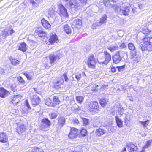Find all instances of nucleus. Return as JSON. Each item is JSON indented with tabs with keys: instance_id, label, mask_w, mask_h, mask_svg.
Listing matches in <instances>:
<instances>
[{
	"instance_id": "1",
	"label": "nucleus",
	"mask_w": 152,
	"mask_h": 152,
	"mask_svg": "<svg viewBox=\"0 0 152 152\" xmlns=\"http://www.w3.org/2000/svg\"><path fill=\"white\" fill-rule=\"evenodd\" d=\"M51 122L48 118H44L41 122V129L43 130H46L50 126Z\"/></svg>"
},
{
	"instance_id": "2",
	"label": "nucleus",
	"mask_w": 152,
	"mask_h": 152,
	"mask_svg": "<svg viewBox=\"0 0 152 152\" xmlns=\"http://www.w3.org/2000/svg\"><path fill=\"white\" fill-rule=\"evenodd\" d=\"M124 53L123 51H118L113 56V62L115 64H117L119 63L122 59L123 56H120L123 54H124Z\"/></svg>"
},
{
	"instance_id": "3",
	"label": "nucleus",
	"mask_w": 152,
	"mask_h": 152,
	"mask_svg": "<svg viewBox=\"0 0 152 152\" xmlns=\"http://www.w3.org/2000/svg\"><path fill=\"white\" fill-rule=\"evenodd\" d=\"M80 4L77 0H70L69 2V6L71 8L76 10L80 8Z\"/></svg>"
},
{
	"instance_id": "4",
	"label": "nucleus",
	"mask_w": 152,
	"mask_h": 152,
	"mask_svg": "<svg viewBox=\"0 0 152 152\" xmlns=\"http://www.w3.org/2000/svg\"><path fill=\"white\" fill-rule=\"evenodd\" d=\"M96 64V61L93 55L90 56L88 58L87 64L91 68H93Z\"/></svg>"
},
{
	"instance_id": "5",
	"label": "nucleus",
	"mask_w": 152,
	"mask_h": 152,
	"mask_svg": "<svg viewBox=\"0 0 152 152\" xmlns=\"http://www.w3.org/2000/svg\"><path fill=\"white\" fill-rule=\"evenodd\" d=\"M104 53L105 55V60L102 61L101 59H99V60L98 61V62L100 64H107L111 60V56L107 51H104Z\"/></svg>"
},
{
	"instance_id": "6",
	"label": "nucleus",
	"mask_w": 152,
	"mask_h": 152,
	"mask_svg": "<svg viewBox=\"0 0 152 152\" xmlns=\"http://www.w3.org/2000/svg\"><path fill=\"white\" fill-rule=\"evenodd\" d=\"M30 99L33 105H37L39 104L40 101V99L35 94L31 96Z\"/></svg>"
},
{
	"instance_id": "7",
	"label": "nucleus",
	"mask_w": 152,
	"mask_h": 152,
	"mask_svg": "<svg viewBox=\"0 0 152 152\" xmlns=\"http://www.w3.org/2000/svg\"><path fill=\"white\" fill-rule=\"evenodd\" d=\"M144 41L146 42L147 50L148 51L152 50V38L145 37Z\"/></svg>"
},
{
	"instance_id": "8",
	"label": "nucleus",
	"mask_w": 152,
	"mask_h": 152,
	"mask_svg": "<svg viewBox=\"0 0 152 152\" xmlns=\"http://www.w3.org/2000/svg\"><path fill=\"white\" fill-rule=\"evenodd\" d=\"M58 123L57 124V127L58 128H61L65 124V119L63 116H60L57 118Z\"/></svg>"
},
{
	"instance_id": "9",
	"label": "nucleus",
	"mask_w": 152,
	"mask_h": 152,
	"mask_svg": "<svg viewBox=\"0 0 152 152\" xmlns=\"http://www.w3.org/2000/svg\"><path fill=\"white\" fill-rule=\"evenodd\" d=\"M131 59L134 63L139 62L140 60L139 55L136 52L132 53L131 54Z\"/></svg>"
},
{
	"instance_id": "10",
	"label": "nucleus",
	"mask_w": 152,
	"mask_h": 152,
	"mask_svg": "<svg viewBox=\"0 0 152 152\" xmlns=\"http://www.w3.org/2000/svg\"><path fill=\"white\" fill-rule=\"evenodd\" d=\"M59 55L58 54L56 55L51 54L49 56L50 60V63L51 64L56 63V61L59 59Z\"/></svg>"
},
{
	"instance_id": "11",
	"label": "nucleus",
	"mask_w": 152,
	"mask_h": 152,
	"mask_svg": "<svg viewBox=\"0 0 152 152\" xmlns=\"http://www.w3.org/2000/svg\"><path fill=\"white\" fill-rule=\"evenodd\" d=\"M59 10V14L61 17H64L65 18L68 17V15L66 10L63 5H61L60 6Z\"/></svg>"
},
{
	"instance_id": "12",
	"label": "nucleus",
	"mask_w": 152,
	"mask_h": 152,
	"mask_svg": "<svg viewBox=\"0 0 152 152\" xmlns=\"http://www.w3.org/2000/svg\"><path fill=\"white\" fill-rule=\"evenodd\" d=\"M77 131L78 130L75 128H71L70 132L68 134L69 137L72 139L76 137L78 135Z\"/></svg>"
},
{
	"instance_id": "13",
	"label": "nucleus",
	"mask_w": 152,
	"mask_h": 152,
	"mask_svg": "<svg viewBox=\"0 0 152 152\" xmlns=\"http://www.w3.org/2000/svg\"><path fill=\"white\" fill-rule=\"evenodd\" d=\"M129 8L128 7H121L119 11V13L121 15L125 16L128 15L129 13Z\"/></svg>"
},
{
	"instance_id": "14",
	"label": "nucleus",
	"mask_w": 152,
	"mask_h": 152,
	"mask_svg": "<svg viewBox=\"0 0 152 152\" xmlns=\"http://www.w3.org/2000/svg\"><path fill=\"white\" fill-rule=\"evenodd\" d=\"M90 109L92 111L94 110H98L99 108V105L98 103L96 101L91 102L89 105Z\"/></svg>"
},
{
	"instance_id": "15",
	"label": "nucleus",
	"mask_w": 152,
	"mask_h": 152,
	"mask_svg": "<svg viewBox=\"0 0 152 152\" xmlns=\"http://www.w3.org/2000/svg\"><path fill=\"white\" fill-rule=\"evenodd\" d=\"M10 92L4 89L3 87L0 88V97L4 98L7 97L10 94Z\"/></svg>"
},
{
	"instance_id": "16",
	"label": "nucleus",
	"mask_w": 152,
	"mask_h": 152,
	"mask_svg": "<svg viewBox=\"0 0 152 152\" xmlns=\"http://www.w3.org/2000/svg\"><path fill=\"white\" fill-rule=\"evenodd\" d=\"M35 33L40 37H44L46 33L41 28H37L35 31Z\"/></svg>"
},
{
	"instance_id": "17",
	"label": "nucleus",
	"mask_w": 152,
	"mask_h": 152,
	"mask_svg": "<svg viewBox=\"0 0 152 152\" xmlns=\"http://www.w3.org/2000/svg\"><path fill=\"white\" fill-rule=\"evenodd\" d=\"M7 140L8 137L7 134L4 132H0V142L5 143Z\"/></svg>"
},
{
	"instance_id": "18",
	"label": "nucleus",
	"mask_w": 152,
	"mask_h": 152,
	"mask_svg": "<svg viewBox=\"0 0 152 152\" xmlns=\"http://www.w3.org/2000/svg\"><path fill=\"white\" fill-rule=\"evenodd\" d=\"M126 146L129 152H134L137 149V147L133 144L127 143Z\"/></svg>"
},
{
	"instance_id": "19",
	"label": "nucleus",
	"mask_w": 152,
	"mask_h": 152,
	"mask_svg": "<svg viewBox=\"0 0 152 152\" xmlns=\"http://www.w3.org/2000/svg\"><path fill=\"white\" fill-rule=\"evenodd\" d=\"M82 23V21L81 20L76 19L74 20L72 25L75 26L76 27L78 28L81 27Z\"/></svg>"
},
{
	"instance_id": "20",
	"label": "nucleus",
	"mask_w": 152,
	"mask_h": 152,
	"mask_svg": "<svg viewBox=\"0 0 152 152\" xmlns=\"http://www.w3.org/2000/svg\"><path fill=\"white\" fill-rule=\"evenodd\" d=\"M15 31L11 28H9L8 30L6 29L4 32L3 35L4 37L8 36L9 35L12 36L13 33H14Z\"/></svg>"
},
{
	"instance_id": "21",
	"label": "nucleus",
	"mask_w": 152,
	"mask_h": 152,
	"mask_svg": "<svg viewBox=\"0 0 152 152\" xmlns=\"http://www.w3.org/2000/svg\"><path fill=\"white\" fill-rule=\"evenodd\" d=\"M30 106L27 100H26L25 104L22 107V110L26 113H27L29 110H31Z\"/></svg>"
},
{
	"instance_id": "22",
	"label": "nucleus",
	"mask_w": 152,
	"mask_h": 152,
	"mask_svg": "<svg viewBox=\"0 0 152 152\" xmlns=\"http://www.w3.org/2000/svg\"><path fill=\"white\" fill-rule=\"evenodd\" d=\"M106 132L105 130L100 128L97 129L95 131V134L98 137H100L104 135Z\"/></svg>"
},
{
	"instance_id": "23",
	"label": "nucleus",
	"mask_w": 152,
	"mask_h": 152,
	"mask_svg": "<svg viewBox=\"0 0 152 152\" xmlns=\"http://www.w3.org/2000/svg\"><path fill=\"white\" fill-rule=\"evenodd\" d=\"M28 46L24 42L20 44L18 46V50L23 52L26 51L27 49Z\"/></svg>"
},
{
	"instance_id": "24",
	"label": "nucleus",
	"mask_w": 152,
	"mask_h": 152,
	"mask_svg": "<svg viewBox=\"0 0 152 152\" xmlns=\"http://www.w3.org/2000/svg\"><path fill=\"white\" fill-rule=\"evenodd\" d=\"M20 95H18L15 96L13 98L12 100L10 101V103H12L14 104L18 103L21 99Z\"/></svg>"
},
{
	"instance_id": "25",
	"label": "nucleus",
	"mask_w": 152,
	"mask_h": 152,
	"mask_svg": "<svg viewBox=\"0 0 152 152\" xmlns=\"http://www.w3.org/2000/svg\"><path fill=\"white\" fill-rule=\"evenodd\" d=\"M26 129V127L23 125H18L16 131L19 134H20L24 132Z\"/></svg>"
},
{
	"instance_id": "26",
	"label": "nucleus",
	"mask_w": 152,
	"mask_h": 152,
	"mask_svg": "<svg viewBox=\"0 0 152 152\" xmlns=\"http://www.w3.org/2000/svg\"><path fill=\"white\" fill-rule=\"evenodd\" d=\"M41 23L43 26L46 29H48L50 27V25L49 22L44 19L41 20Z\"/></svg>"
},
{
	"instance_id": "27",
	"label": "nucleus",
	"mask_w": 152,
	"mask_h": 152,
	"mask_svg": "<svg viewBox=\"0 0 152 152\" xmlns=\"http://www.w3.org/2000/svg\"><path fill=\"white\" fill-rule=\"evenodd\" d=\"M131 120L130 115H127L124 118V123L125 125L127 126H129L130 125V120Z\"/></svg>"
},
{
	"instance_id": "28",
	"label": "nucleus",
	"mask_w": 152,
	"mask_h": 152,
	"mask_svg": "<svg viewBox=\"0 0 152 152\" xmlns=\"http://www.w3.org/2000/svg\"><path fill=\"white\" fill-rule=\"evenodd\" d=\"M115 120L117 124V126L119 127H121L123 126V122L122 120L120 118H118V116L115 117Z\"/></svg>"
},
{
	"instance_id": "29",
	"label": "nucleus",
	"mask_w": 152,
	"mask_h": 152,
	"mask_svg": "<svg viewBox=\"0 0 152 152\" xmlns=\"http://www.w3.org/2000/svg\"><path fill=\"white\" fill-rule=\"evenodd\" d=\"M64 31L67 34H70L71 32V29L70 27L67 24L64 25Z\"/></svg>"
},
{
	"instance_id": "30",
	"label": "nucleus",
	"mask_w": 152,
	"mask_h": 152,
	"mask_svg": "<svg viewBox=\"0 0 152 152\" xmlns=\"http://www.w3.org/2000/svg\"><path fill=\"white\" fill-rule=\"evenodd\" d=\"M64 83V80L61 79L60 81H58L56 83H54L53 85L56 88L58 89L61 88L60 85L61 84L63 85Z\"/></svg>"
},
{
	"instance_id": "31",
	"label": "nucleus",
	"mask_w": 152,
	"mask_h": 152,
	"mask_svg": "<svg viewBox=\"0 0 152 152\" xmlns=\"http://www.w3.org/2000/svg\"><path fill=\"white\" fill-rule=\"evenodd\" d=\"M58 39L57 35L55 34L52 35L50 37L49 42L50 43L55 42Z\"/></svg>"
},
{
	"instance_id": "32",
	"label": "nucleus",
	"mask_w": 152,
	"mask_h": 152,
	"mask_svg": "<svg viewBox=\"0 0 152 152\" xmlns=\"http://www.w3.org/2000/svg\"><path fill=\"white\" fill-rule=\"evenodd\" d=\"M10 60L12 64L15 66H17L19 64L20 61L13 58L10 57Z\"/></svg>"
},
{
	"instance_id": "33",
	"label": "nucleus",
	"mask_w": 152,
	"mask_h": 152,
	"mask_svg": "<svg viewBox=\"0 0 152 152\" xmlns=\"http://www.w3.org/2000/svg\"><path fill=\"white\" fill-rule=\"evenodd\" d=\"M17 79L20 84L23 85H25L26 82L21 76H19L18 77Z\"/></svg>"
},
{
	"instance_id": "34",
	"label": "nucleus",
	"mask_w": 152,
	"mask_h": 152,
	"mask_svg": "<svg viewBox=\"0 0 152 152\" xmlns=\"http://www.w3.org/2000/svg\"><path fill=\"white\" fill-rule=\"evenodd\" d=\"M59 103V101L58 98L57 96H54L53 99L52 104L53 105L55 106L56 104H58Z\"/></svg>"
},
{
	"instance_id": "35",
	"label": "nucleus",
	"mask_w": 152,
	"mask_h": 152,
	"mask_svg": "<svg viewBox=\"0 0 152 152\" xmlns=\"http://www.w3.org/2000/svg\"><path fill=\"white\" fill-rule=\"evenodd\" d=\"M31 152H43V151L42 149L37 147L31 148Z\"/></svg>"
},
{
	"instance_id": "36",
	"label": "nucleus",
	"mask_w": 152,
	"mask_h": 152,
	"mask_svg": "<svg viewBox=\"0 0 152 152\" xmlns=\"http://www.w3.org/2000/svg\"><path fill=\"white\" fill-rule=\"evenodd\" d=\"M107 102V99H101L99 101L102 107H104Z\"/></svg>"
},
{
	"instance_id": "37",
	"label": "nucleus",
	"mask_w": 152,
	"mask_h": 152,
	"mask_svg": "<svg viewBox=\"0 0 152 152\" xmlns=\"http://www.w3.org/2000/svg\"><path fill=\"white\" fill-rule=\"evenodd\" d=\"M107 16L106 14L104 15L100 18V23L101 24H104L106 22Z\"/></svg>"
},
{
	"instance_id": "38",
	"label": "nucleus",
	"mask_w": 152,
	"mask_h": 152,
	"mask_svg": "<svg viewBox=\"0 0 152 152\" xmlns=\"http://www.w3.org/2000/svg\"><path fill=\"white\" fill-rule=\"evenodd\" d=\"M152 142V140H150L147 141L146 144L143 148V149L142 151V152H143V150H144L145 148H147L150 145Z\"/></svg>"
},
{
	"instance_id": "39",
	"label": "nucleus",
	"mask_w": 152,
	"mask_h": 152,
	"mask_svg": "<svg viewBox=\"0 0 152 152\" xmlns=\"http://www.w3.org/2000/svg\"><path fill=\"white\" fill-rule=\"evenodd\" d=\"M128 46L129 49L130 50L134 51L135 49V46L132 43H129L128 45Z\"/></svg>"
},
{
	"instance_id": "40",
	"label": "nucleus",
	"mask_w": 152,
	"mask_h": 152,
	"mask_svg": "<svg viewBox=\"0 0 152 152\" xmlns=\"http://www.w3.org/2000/svg\"><path fill=\"white\" fill-rule=\"evenodd\" d=\"M142 46H140L141 49L142 51H144L145 50H148L147 47V44H146V42L144 41V42L142 44Z\"/></svg>"
},
{
	"instance_id": "41",
	"label": "nucleus",
	"mask_w": 152,
	"mask_h": 152,
	"mask_svg": "<svg viewBox=\"0 0 152 152\" xmlns=\"http://www.w3.org/2000/svg\"><path fill=\"white\" fill-rule=\"evenodd\" d=\"M118 46H112L109 47L108 49L111 52H113L118 50Z\"/></svg>"
},
{
	"instance_id": "42",
	"label": "nucleus",
	"mask_w": 152,
	"mask_h": 152,
	"mask_svg": "<svg viewBox=\"0 0 152 152\" xmlns=\"http://www.w3.org/2000/svg\"><path fill=\"white\" fill-rule=\"evenodd\" d=\"M76 99L77 102L80 103H81L83 100V98L81 96H77Z\"/></svg>"
},
{
	"instance_id": "43",
	"label": "nucleus",
	"mask_w": 152,
	"mask_h": 152,
	"mask_svg": "<svg viewBox=\"0 0 152 152\" xmlns=\"http://www.w3.org/2000/svg\"><path fill=\"white\" fill-rule=\"evenodd\" d=\"M140 123H141V125L143 126V127H145L149 124V121L147 120L144 121H140Z\"/></svg>"
},
{
	"instance_id": "44",
	"label": "nucleus",
	"mask_w": 152,
	"mask_h": 152,
	"mask_svg": "<svg viewBox=\"0 0 152 152\" xmlns=\"http://www.w3.org/2000/svg\"><path fill=\"white\" fill-rule=\"evenodd\" d=\"M50 117L51 119L55 118L57 116L56 113L54 112H51L50 114H49Z\"/></svg>"
},
{
	"instance_id": "45",
	"label": "nucleus",
	"mask_w": 152,
	"mask_h": 152,
	"mask_svg": "<svg viewBox=\"0 0 152 152\" xmlns=\"http://www.w3.org/2000/svg\"><path fill=\"white\" fill-rule=\"evenodd\" d=\"M80 133L83 136H86L87 133V130L83 128L81 130Z\"/></svg>"
},
{
	"instance_id": "46",
	"label": "nucleus",
	"mask_w": 152,
	"mask_h": 152,
	"mask_svg": "<svg viewBox=\"0 0 152 152\" xmlns=\"http://www.w3.org/2000/svg\"><path fill=\"white\" fill-rule=\"evenodd\" d=\"M45 104L48 106H51L52 104L51 100L50 99H46L45 102Z\"/></svg>"
},
{
	"instance_id": "47",
	"label": "nucleus",
	"mask_w": 152,
	"mask_h": 152,
	"mask_svg": "<svg viewBox=\"0 0 152 152\" xmlns=\"http://www.w3.org/2000/svg\"><path fill=\"white\" fill-rule=\"evenodd\" d=\"M30 2L32 4V6L33 7H37L39 6V3H36L33 0H31Z\"/></svg>"
},
{
	"instance_id": "48",
	"label": "nucleus",
	"mask_w": 152,
	"mask_h": 152,
	"mask_svg": "<svg viewBox=\"0 0 152 152\" xmlns=\"http://www.w3.org/2000/svg\"><path fill=\"white\" fill-rule=\"evenodd\" d=\"M119 45L120 48L121 49L125 48L126 47V44L124 42H122L121 43H119Z\"/></svg>"
},
{
	"instance_id": "49",
	"label": "nucleus",
	"mask_w": 152,
	"mask_h": 152,
	"mask_svg": "<svg viewBox=\"0 0 152 152\" xmlns=\"http://www.w3.org/2000/svg\"><path fill=\"white\" fill-rule=\"evenodd\" d=\"M23 74L26 77L28 80H31L32 79V77L30 75L28 74L27 72H24Z\"/></svg>"
},
{
	"instance_id": "50",
	"label": "nucleus",
	"mask_w": 152,
	"mask_h": 152,
	"mask_svg": "<svg viewBox=\"0 0 152 152\" xmlns=\"http://www.w3.org/2000/svg\"><path fill=\"white\" fill-rule=\"evenodd\" d=\"M61 77L62 78V80H63V78H64L65 81L67 82L68 81V79L66 74H64Z\"/></svg>"
},
{
	"instance_id": "51",
	"label": "nucleus",
	"mask_w": 152,
	"mask_h": 152,
	"mask_svg": "<svg viewBox=\"0 0 152 152\" xmlns=\"http://www.w3.org/2000/svg\"><path fill=\"white\" fill-rule=\"evenodd\" d=\"M125 65H123L120 66H117V68H118V71L119 72H121L125 68Z\"/></svg>"
},
{
	"instance_id": "52",
	"label": "nucleus",
	"mask_w": 152,
	"mask_h": 152,
	"mask_svg": "<svg viewBox=\"0 0 152 152\" xmlns=\"http://www.w3.org/2000/svg\"><path fill=\"white\" fill-rule=\"evenodd\" d=\"M118 114L121 115H122L123 114V109H120L118 110Z\"/></svg>"
},
{
	"instance_id": "53",
	"label": "nucleus",
	"mask_w": 152,
	"mask_h": 152,
	"mask_svg": "<svg viewBox=\"0 0 152 152\" xmlns=\"http://www.w3.org/2000/svg\"><path fill=\"white\" fill-rule=\"evenodd\" d=\"M83 124L85 125H87L88 124V119H84L83 120Z\"/></svg>"
},
{
	"instance_id": "54",
	"label": "nucleus",
	"mask_w": 152,
	"mask_h": 152,
	"mask_svg": "<svg viewBox=\"0 0 152 152\" xmlns=\"http://www.w3.org/2000/svg\"><path fill=\"white\" fill-rule=\"evenodd\" d=\"M109 3V1H105L104 2V4L105 5L106 7H108V4Z\"/></svg>"
},
{
	"instance_id": "55",
	"label": "nucleus",
	"mask_w": 152,
	"mask_h": 152,
	"mask_svg": "<svg viewBox=\"0 0 152 152\" xmlns=\"http://www.w3.org/2000/svg\"><path fill=\"white\" fill-rule=\"evenodd\" d=\"M81 77V75L80 74H79L77 75H75V77L77 80H79Z\"/></svg>"
},
{
	"instance_id": "56",
	"label": "nucleus",
	"mask_w": 152,
	"mask_h": 152,
	"mask_svg": "<svg viewBox=\"0 0 152 152\" xmlns=\"http://www.w3.org/2000/svg\"><path fill=\"white\" fill-rule=\"evenodd\" d=\"M116 69L115 67H112L111 68V70L112 72H116Z\"/></svg>"
},
{
	"instance_id": "57",
	"label": "nucleus",
	"mask_w": 152,
	"mask_h": 152,
	"mask_svg": "<svg viewBox=\"0 0 152 152\" xmlns=\"http://www.w3.org/2000/svg\"><path fill=\"white\" fill-rule=\"evenodd\" d=\"M79 123V121L78 119H75L74 120V123L75 124H78Z\"/></svg>"
},
{
	"instance_id": "58",
	"label": "nucleus",
	"mask_w": 152,
	"mask_h": 152,
	"mask_svg": "<svg viewBox=\"0 0 152 152\" xmlns=\"http://www.w3.org/2000/svg\"><path fill=\"white\" fill-rule=\"evenodd\" d=\"M82 3H86L87 1V0H79Z\"/></svg>"
},
{
	"instance_id": "59",
	"label": "nucleus",
	"mask_w": 152,
	"mask_h": 152,
	"mask_svg": "<svg viewBox=\"0 0 152 152\" xmlns=\"http://www.w3.org/2000/svg\"><path fill=\"white\" fill-rule=\"evenodd\" d=\"M109 1H111V2H114V3H115V2H116L118 0H109Z\"/></svg>"
},
{
	"instance_id": "60",
	"label": "nucleus",
	"mask_w": 152,
	"mask_h": 152,
	"mask_svg": "<svg viewBox=\"0 0 152 152\" xmlns=\"http://www.w3.org/2000/svg\"><path fill=\"white\" fill-rule=\"evenodd\" d=\"M37 3H40L42 1V0H35Z\"/></svg>"
},
{
	"instance_id": "61",
	"label": "nucleus",
	"mask_w": 152,
	"mask_h": 152,
	"mask_svg": "<svg viewBox=\"0 0 152 152\" xmlns=\"http://www.w3.org/2000/svg\"><path fill=\"white\" fill-rule=\"evenodd\" d=\"M53 12H54V11L53 10H52L51 11V12H50V11L49 12V14L50 15H51L52 14H53Z\"/></svg>"
},
{
	"instance_id": "62",
	"label": "nucleus",
	"mask_w": 152,
	"mask_h": 152,
	"mask_svg": "<svg viewBox=\"0 0 152 152\" xmlns=\"http://www.w3.org/2000/svg\"><path fill=\"white\" fill-rule=\"evenodd\" d=\"M94 87L95 88V89H94V90L95 91L96 90V88L97 87H98V85H94Z\"/></svg>"
},
{
	"instance_id": "63",
	"label": "nucleus",
	"mask_w": 152,
	"mask_h": 152,
	"mask_svg": "<svg viewBox=\"0 0 152 152\" xmlns=\"http://www.w3.org/2000/svg\"><path fill=\"white\" fill-rule=\"evenodd\" d=\"M132 11L134 13V12L135 11V10L134 9H132Z\"/></svg>"
},
{
	"instance_id": "64",
	"label": "nucleus",
	"mask_w": 152,
	"mask_h": 152,
	"mask_svg": "<svg viewBox=\"0 0 152 152\" xmlns=\"http://www.w3.org/2000/svg\"><path fill=\"white\" fill-rule=\"evenodd\" d=\"M126 151V148L124 147V149L123 150V151Z\"/></svg>"
}]
</instances>
